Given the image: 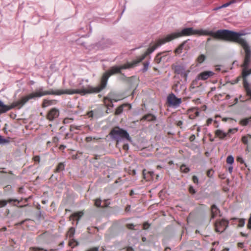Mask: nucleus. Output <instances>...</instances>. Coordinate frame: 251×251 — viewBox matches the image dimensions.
I'll list each match as a JSON object with an SVG mask.
<instances>
[{"instance_id": "1", "label": "nucleus", "mask_w": 251, "mask_h": 251, "mask_svg": "<svg viewBox=\"0 0 251 251\" xmlns=\"http://www.w3.org/2000/svg\"><path fill=\"white\" fill-rule=\"evenodd\" d=\"M100 92V84L96 87L88 85L86 88L81 89H66L53 90L50 89L46 91L44 90V87L39 88L36 91L21 98L19 100L14 101L9 106L5 105L0 100V115L6 113L11 109L17 107L20 109L30 100L36 99L43 96L49 95H61L62 94H79L84 95L87 94L98 93Z\"/></svg>"}, {"instance_id": "2", "label": "nucleus", "mask_w": 251, "mask_h": 251, "mask_svg": "<svg viewBox=\"0 0 251 251\" xmlns=\"http://www.w3.org/2000/svg\"><path fill=\"white\" fill-rule=\"evenodd\" d=\"M198 33L197 30H194L192 27L184 28L180 32H176L167 35L164 38L158 40L156 44L148 49L147 51L142 56L140 57L138 60H134L131 63H127L120 67L114 66L112 67L108 71L105 72L100 80L101 89L103 90L106 86L109 77L115 74H121L122 69H126L133 68L138 63L141 62L147 55L152 53L157 47L166 42H170L175 39L185 36H190L191 35L197 34Z\"/></svg>"}, {"instance_id": "3", "label": "nucleus", "mask_w": 251, "mask_h": 251, "mask_svg": "<svg viewBox=\"0 0 251 251\" xmlns=\"http://www.w3.org/2000/svg\"><path fill=\"white\" fill-rule=\"evenodd\" d=\"M245 35V33L234 31L229 42L238 44L243 48L245 55L242 67H244V68H248L251 62V50L246 40L241 37L242 36Z\"/></svg>"}, {"instance_id": "4", "label": "nucleus", "mask_w": 251, "mask_h": 251, "mask_svg": "<svg viewBox=\"0 0 251 251\" xmlns=\"http://www.w3.org/2000/svg\"><path fill=\"white\" fill-rule=\"evenodd\" d=\"M197 31L198 32L197 34L208 35L216 39L223 40L228 42L234 32L228 29H220L216 32L207 30H197Z\"/></svg>"}, {"instance_id": "5", "label": "nucleus", "mask_w": 251, "mask_h": 251, "mask_svg": "<svg viewBox=\"0 0 251 251\" xmlns=\"http://www.w3.org/2000/svg\"><path fill=\"white\" fill-rule=\"evenodd\" d=\"M110 135L118 142L121 141L122 139L131 141V138L127 131L120 128L119 126H115L111 131Z\"/></svg>"}, {"instance_id": "6", "label": "nucleus", "mask_w": 251, "mask_h": 251, "mask_svg": "<svg viewBox=\"0 0 251 251\" xmlns=\"http://www.w3.org/2000/svg\"><path fill=\"white\" fill-rule=\"evenodd\" d=\"M172 69L175 74L180 75L184 78L185 81L187 80L188 75L190 71L186 69L185 65L182 63H176L172 64Z\"/></svg>"}, {"instance_id": "7", "label": "nucleus", "mask_w": 251, "mask_h": 251, "mask_svg": "<svg viewBox=\"0 0 251 251\" xmlns=\"http://www.w3.org/2000/svg\"><path fill=\"white\" fill-rule=\"evenodd\" d=\"M167 103L169 106L177 107L181 104L182 100L180 98H177L174 94H170L167 97Z\"/></svg>"}, {"instance_id": "8", "label": "nucleus", "mask_w": 251, "mask_h": 251, "mask_svg": "<svg viewBox=\"0 0 251 251\" xmlns=\"http://www.w3.org/2000/svg\"><path fill=\"white\" fill-rule=\"evenodd\" d=\"M227 225L228 222L225 220L217 221L215 224V231L217 232H222L225 230Z\"/></svg>"}, {"instance_id": "9", "label": "nucleus", "mask_w": 251, "mask_h": 251, "mask_svg": "<svg viewBox=\"0 0 251 251\" xmlns=\"http://www.w3.org/2000/svg\"><path fill=\"white\" fill-rule=\"evenodd\" d=\"M112 45V42L111 40L108 39H102L97 43V46L98 48L103 49L109 47Z\"/></svg>"}, {"instance_id": "10", "label": "nucleus", "mask_w": 251, "mask_h": 251, "mask_svg": "<svg viewBox=\"0 0 251 251\" xmlns=\"http://www.w3.org/2000/svg\"><path fill=\"white\" fill-rule=\"evenodd\" d=\"M59 115V110L56 108H53L49 111L47 114V119L50 121H52L58 117Z\"/></svg>"}, {"instance_id": "11", "label": "nucleus", "mask_w": 251, "mask_h": 251, "mask_svg": "<svg viewBox=\"0 0 251 251\" xmlns=\"http://www.w3.org/2000/svg\"><path fill=\"white\" fill-rule=\"evenodd\" d=\"M214 73L212 71H204L198 75V79L205 80L212 76Z\"/></svg>"}, {"instance_id": "12", "label": "nucleus", "mask_w": 251, "mask_h": 251, "mask_svg": "<svg viewBox=\"0 0 251 251\" xmlns=\"http://www.w3.org/2000/svg\"><path fill=\"white\" fill-rule=\"evenodd\" d=\"M243 86L246 91L247 95L250 96L251 99V89L250 88V84L248 82L247 78L243 77Z\"/></svg>"}, {"instance_id": "13", "label": "nucleus", "mask_w": 251, "mask_h": 251, "mask_svg": "<svg viewBox=\"0 0 251 251\" xmlns=\"http://www.w3.org/2000/svg\"><path fill=\"white\" fill-rule=\"evenodd\" d=\"M126 107H128L129 109L131 108V105L128 103L123 104L116 108L115 114L117 115L121 114L124 110V108Z\"/></svg>"}, {"instance_id": "14", "label": "nucleus", "mask_w": 251, "mask_h": 251, "mask_svg": "<svg viewBox=\"0 0 251 251\" xmlns=\"http://www.w3.org/2000/svg\"><path fill=\"white\" fill-rule=\"evenodd\" d=\"M146 170H144L143 171V176L144 178L146 179L147 181H150L152 179V176L153 175V172H148L146 173Z\"/></svg>"}, {"instance_id": "15", "label": "nucleus", "mask_w": 251, "mask_h": 251, "mask_svg": "<svg viewBox=\"0 0 251 251\" xmlns=\"http://www.w3.org/2000/svg\"><path fill=\"white\" fill-rule=\"evenodd\" d=\"M189 40H185L183 41L181 44H180L178 47L175 50V53L177 54H180L182 52V50H184V46L185 45V43H187Z\"/></svg>"}, {"instance_id": "16", "label": "nucleus", "mask_w": 251, "mask_h": 251, "mask_svg": "<svg viewBox=\"0 0 251 251\" xmlns=\"http://www.w3.org/2000/svg\"><path fill=\"white\" fill-rule=\"evenodd\" d=\"M155 120L156 117L151 114H148L145 115L141 119L142 121L145 120L147 121H155Z\"/></svg>"}, {"instance_id": "17", "label": "nucleus", "mask_w": 251, "mask_h": 251, "mask_svg": "<svg viewBox=\"0 0 251 251\" xmlns=\"http://www.w3.org/2000/svg\"><path fill=\"white\" fill-rule=\"evenodd\" d=\"M12 201H14V202L17 201L19 203L20 202V201L17 199H10L8 200L7 201L1 200V201H0V207H4L6 205L7 202L10 203Z\"/></svg>"}, {"instance_id": "18", "label": "nucleus", "mask_w": 251, "mask_h": 251, "mask_svg": "<svg viewBox=\"0 0 251 251\" xmlns=\"http://www.w3.org/2000/svg\"><path fill=\"white\" fill-rule=\"evenodd\" d=\"M211 217L212 218H214L217 215L219 212V209L215 204H213L211 206Z\"/></svg>"}, {"instance_id": "19", "label": "nucleus", "mask_w": 251, "mask_h": 251, "mask_svg": "<svg viewBox=\"0 0 251 251\" xmlns=\"http://www.w3.org/2000/svg\"><path fill=\"white\" fill-rule=\"evenodd\" d=\"M83 215V213L82 212L75 213L70 216V218H73V220L76 219L77 220H78Z\"/></svg>"}, {"instance_id": "20", "label": "nucleus", "mask_w": 251, "mask_h": 251, "mask_svg": "<svg viewBox=\"0 0 251 251\" xmlns=\"http://www.w3.org/2000/svg\"><path fill=\"white\" fill-rule=\"evenodd\" d=\"M54 101V100H48L44 99L43 101L42 106V107L45 108L49 105H51Z\"/></svg>"}, {"instance_id": "21", "label": "nucleus", "mask_w": 251, "mask_h": 251, "mask_svg": "<svg viewBox=\"0 0 251 251\" xmlns=\"http://www.w3.org/2000/svg\"><path fill=\"white\" fill-rule=\"evenodd\" d=\"M251 122V116L248 118H245L240 121V124L242 126H247L248 124Z\"/></svg>"}, {"instance_id": "22", "label": "nucleus", "mask_w": 251, "mask_h": 251, "mask_svg": "<svg viewBox=\"0 0 251 251\" xmlns=\"http://www.w3.org/2000/svg\"><path fill=\"white\" fill-rule=\"evenodd\" d=\"M206 56L203 54H200L197 58V61L199 64H201L203 63L206 59Z\"/></svg>"}, {"instance_id": "23", "label": "nucleus", "mask_w": 251, "mask_h": 251, "mask_svg": "<svg viewBox=\"0 0 251 251\" xmlns=\"http://www.w3.org/2000/svg\"><path fill=\"white\" fill-rule=\"evenodd\" d=\"M251 74V69L250 70H247V68H244L242 71V77H246Z\"/></svg>"}, {"instance_id": "24", "label": "nucleus", "mask_w": 251, "mask_h": 251, "mask_svg": "<svg viewBox=\"0 0 251 251\" xmlns=\"http://www.w3.org/2000/svg\"><path fill=\"white\" fill-rule=\"evenodd\" d=\"M14 127L13 126H4L3 128V130L4 132H5L8 135H10L8 132H12L13 131V129Z\"/></svg>"}, {"instance_id": "25", "label": "nucleus", "mask_w": 251, "mask_h": 251, "mask_svg": "<svg viewBox=\"0 0 251 251\" xmlns=\"http://www.w3.org/2000/svg\"><path fill=\"white\" fill-rule=\"evenodd\" d=\"M251 139V135L248 134L246 136H244L242 137V142L246 145L248 144V140Z\"/></svg>"}, {"instance_id": "26", "label": "nucleus", "mask_w": 251, "mask_h": 251, "mask_svg": "<svg viewBox=\"0 0 251 251\" xmlns=\"http://www.w3.org/2000/svg\"><path fill=\"white\" fill-rule=\"evenodd\" d=\"M10 142L9 138H4L2 136L0 135V145H4L8 144Z\"/></svg>"}, {"instance_id": "27", "label": "nucleus", "mask_w": 251, "mask_h": 251, "mask_svg": "<svg viewBox=\"0 0 251 251\" xmlns=\"http://www.w3.org/2000/svg\"><path fill=\"white\" fill-rule=\"evenodd\" d=\"M216 134L217 136H218L220 138H224L227 135V134L223 132L221 130H217L216 132Z\"/></svg>"}, {"instance_id": "28", "label": "nucleus", "mask_w": 251, "mask_h": 251, "mask_svg": "<svg viewBox=\"0 0 251 251\" xmlns=\"http://www.w3.org/2000/svg\"><path fill=\"white\" fill-rule=\"evenodd\" d=\"M64 169V165L63 163H60L57 165L55 170V173H58Z\"/></svg>"}, {"instance_id": "29", "label": "nucleus", "mask_w": 251, "mask_h": 251, "mask_svg": "<svg viewBox=\"0 0 251 251\" xmlns=\"http://www.w3.org/2000/svg\"><path fill=\"white\" fill-rule=\"evenodd\" d=\"M163 53H159L157 54V55L155 56V58H154V61L158 64L159 63L161 60H162V56H161V55L163 54Z\"/></svg>"}, {"instance_id": "30", "label": "nucleus", "mask_w": 251, "mask_h": 251, "mask_svg": "<svg viewBox=\"0 0 251 251\" xmlns=\"http://www.w3.org/2000/svg\"><path fill=\"white\" fill-rule=\"evenodd\" d=\"M75 228L73 227H71L69 229V230L67 232V236H69L70 238H72L73 237L74 235L75 234Z\"/></svg>"}, {"instance_id": "31", "label": "nucleus", "mask_w": 251, "mask_h": 251, "mask_svg": "<svg viewBox=\"0 0 251 251\" xmlns=\"http://www.w3.org/2000/svg\"><path fill=\"white\" fill-rule=\"evenodd\" d=\"M226 162L228 164H232L234 162V158L232 155H229L226 158Z\"/></svg>"}, {"instance_id": "32", "label": "nucleus", "mask_w": 251, "mask_h": 251, "mask_svg": "<svg viewBox=\"0 0 251 251\" xmlns=\"http://www.w3.org/2000/svg\"><path fill=\"white\" fill-rule=\"evenodd\" d=\"M180 85V83L179 81H177L176 83L174 84L173 86V89L175 92H178L179 91V89H178V86Z\"/></svg>"}, {"instance_id": "33", "label": "nucleus", "mask_w": 251, "mask_h": 251, "mask_svg": "<svg viewBox=\"0 0 251 251\" xmlns=\"http://www.w3.org/2000/svg\"><path fill=\"white\" fill-rule=\"evenodd\" d=\"M180 170L181 172L186 173L189 171V169L186 167L185 165H182L180 167Z\"/></svg>"}, {"instance_id": "34", "label": "nucleus", "mask_w": 251, "mask_h": 251, "mask_svg": "<svg viewBox=\"0 0 251 251\" xmlns=\"http://www.w3.org/2000/svg\"><path fill=\"white\" fill-rule=\"evenodd\" d=\"M143 65H144V67L142 69V71L143 72H145L148 69V67L149 66V62H144Z\"/></svg>"}, {"instance_id": "35", "label": "nucleus", "mask_w": 251, "mask_h": 251, "mask_svg": "<svg viewBox=\"0 0 251 251\" xmlns=\"http://www.w3.org/2000/svg\"><path fill=\"white\" fill-rule=\"evenodd\" d=\"M30 250L31 251H47L46 250H44L43 248H38V247H31V248H30Z\"/></svg>"}, {"instance_id": "36", "label": "nucleus", "mask_w": 251, "mask_h": 251, "mask_svg": "<svg viewBox=\"0 0 251 251\" xmlns=\"http://www.w3.org/2000/svg\"><path fill=\"white\" fill-rule=\"evenodd\" d=\"M73 118H66L63 120V123L64 124H70L73 121Z\"/></svg>"}, {"instance_id": "37", "label": "nucleus", "mask_w": 251, "mask_h": 251, "mask_svg": "<svg viewBox=\"0 0 251 251\" xmlns=\"http://www.w3.org/2000/svg\"><path fill=\"white\" fill-rule=\"evenodd\" d=\"M238 226L243 227L245 225V220L244 219H240L238 221Z\"/></svg>"}, {"instance_id": "38", "label": "nucleus", "mask_w": 251, "mask_h": 251, "mask_svg": "<svg viewBox=\"0 0 251 251\" xmlns=\"http://www.w3.org/2000/svg\"><path fill=\"white\" fill-rule=\"evenodd\" d=\"M101 200L100 199H97L95 200V205L96 206L98 207H102L101 206Z\"/></svg>"}, {"instance_id": "39", "label": "nucleus", "mask_w": 251, "mask_h": 251, "mask_svg": "<svg viewBox=\"0 0 251 251\" xmlns=\"http://www.w3.org/2000/svg\"><path fill=\"white\" fill-rule=\"evenodd\" d=\"M106 100H109L110 102V103L108 105V106H111V107H112L113 106V105L112 104V102L113 101H115V102L117 101V100H115V99H109L107 97L104 98V101H105ZM104 102H105V101H104Z\"/></svg>"}, {"instance_id": "40", "label": "nucleus", "mask_w": 251, "mask_h": 251, "mask_svg": "<svg viewBox=\"0 0 251 251\" xmlns=\"http://www.w3.org/2000/svg\"><path fill=\"white\" fill-rule=\"evenodd\" d=\"M78 245V243L74 239H73L72 241H70L69 243V245L72 247L77 246Z\"/></svg>"}, {"instance_id": "41", "label": "nucleus", "mask_w": 251, "mask_h": 251, "mask_svg": "<svg viewBox=\"0 0 251 251\" xmlns=\"http://www.w3.org/2000/svg\"><path fill=\"white\" fill-rule=\"evenodd\" d=\"M86 251H99V247H95L90 249H88Z\"/></svg>"}, {"instance_id": "42", "label": "nucleus", "mask_w": 251, "mask_h": 251, "mask_svg": "<svg viewBox=\"0 0 251 251\" xmlns=\"http://www.w3.org/2000/svg\"><path fill=\"white\" fill-rule=\"evenodd\" d=\"M213 172L214 171L212 169L208 170L207 172V176L209 177H212L213 174Z\"/></svg>"}, {"instance_id": "43", "label": "nucleus", "mask_w": 251, "mask_h": 251, "mask_svg": "<svg viewBox=\"0 0 251 251\" xmlns=\"http://www.w3.org/2000/svg\"><path fill=\"white\" fill-rule=\"evenodd\" d=\"M76 44L78 45H80L82 46H85V43L83 42H82V41L80 39L76 40Z\"/></svg>"}, {"instance_id": "44", "label": "nucleus", "mask_w": 251, "mask_h": 251, "mask_svg": "<svg viewBox=\"0 0 251 251\" xmlns=\"http://www.w3.org/2000/svg\"><path fill=\"white\" fill-rule=\"evenodd\" d=\"M189 191L191 194H194L196 193V191L193 186H190L189 188Z\"/></svg>"}, {"instance_id": "45", "label": "nucleus", "mask_w": 251, "mask_h": 251, "mask_svg": "<svg viewBox=\"0 0 251 251\" xmlns=\"http://www.w3.org/2000/svg\"><path fill=\"white\" fill-rule=\"evenodd\" d=\"M94 113V111H91L88 112L87 115L89 117L94 118L95 117Z\"/></svg>"}, {"instance_id": "46", "label": "nucleus", "mask_w": 251, "mask_h": 251, "mask_svg": "<svg viewBox=\"0 0 251 251\" xmlns=\"http://www.w3.org/2000/svg\"><path fill=\"white\" fill-rule=\"evenodd\" d=\"M247 226L249 229H251V213L250 215V218L248 221V224Z\"/></svg>"}, {"instance_id": "47", "label": "nucleus", "mask_w": 251, "mask_h": 251, "mask_svg": "<svg viewBox=\"0 0 251 251\" xmlns=\"http://www.w3.org/2000/svg\"><path fill=\"white\" fill-rule=\"evenodd\" d=\"M192 179H193V181L194 182V183H197V184L198 183L199 180H198V178L197 177V176H194L192 177Z\"/></svg>"}, {"instance_id": "48", "label": "nucleus", "mask_w": 251, "mask_h": 251, "mask_svg": "<svg viewBox=\"0 0 251 251\" xmlns=\"http://www.w3.org/2000/svg\"><path fill=\"white\" fill-rule=\"evenodd\" d=\"M237 161L242 164L244 163V161L243 159L242 158V157H240V156L237 157Z\"/></svg>"}, {"instance_id": "49", "label": "nucleus", "mask_w": 251, "mask_h": 251, "mask_svg": "<svg viewBox=\"0 0 251 251\" xmlns=\"http://www.w3.org/2000/svg\"><path fill=\"white\" fill-rule=\"evenodd\" d=\"M150 224H149L148 223H145L143 224V229H147L150 227Z\"/></svg>"}, {"instance_id": "50", "label": "nucleus", "mask_w": 251, "mask_h": 251, "mask_svg": "<svg viewBox=\"0 0 251 251\" xmlns=\"http://www.w3.org/2000/svg\"><path fill=\"white\" fill-rule=\"evenodd\" d=\"M222 120L223 121H229L232 122L233 121V119H232V118H223L222 119Z\"/></svg>"}, {"instance_id": "51", "label": "nucleus", "mask_w": 251, "mask_h": 251, "mask_svg": "<svg viewBox=\"0 0 251 251\" xmlns=\"http://www.w3.org/2000/svg\"><path fill=\"white\" fill-rule=\"evenodd\" d=\"M126 226L128 229H132L133 227L134 226V225L132 224H127Z\"/></svg>"}, {"instance_id": "52", "label": "nucleus", "mask_w": 251, "mask_h": 251, "mask_svg": "<svg viewBox=\"0 0 251 251\" xmlns=\"http://www.w3.org/2000/svg\"><path fill=\"white\" fill-rule=\"evenodd\" d=\"M189 49H190V46L187 43H185V45L184 46V50H188Z\"/></svg>"}, {"instance_id": "53", "label": "nucleus", "mask_w": 251, "mask_h": 251, "mask_svg": "<svg viewBox=\"0 0 251 251\" xmlns=\"http://www.w3.org/2000/svg\"><path fill=\"white\" fill-rule=\"evenodd\" d=\"M79 126H70V130L73 131L74 129H78V128Z\"/></svg>"}, {"instance_id": "54", "label": "nucleus", "mask_w": 251, "mask_h": 251, "mask_svg": "<svg viewBox=\"0 0 251 251\" xmlns=\"http://www.w3.org/2000/svg\"><path fill=\"white\" fill-rule=\"evenodd\" d=\"M195 114V117L198 116L199 115V112L197 110H194L193 111Z\"/></svg>"}, {"instance_id": "55", "label": "nucleus", "mask_w": 251, "mask_h": 251, "mask_svg": "<svg viewBox=\"0 0 251 251\" xmlns=\"http://www.w3.org/2000/svg\"><path fill=\"white\" fill-rule=\"evenodd\" d=\"M230 4V3H229V2H226V3H225V4H224L222 6V7H226L229 6Z\"/></svg>"}, {"instance_id": "56", "label": "nucleus", "mask_w": 251, "mask_h": 251, "mask_svg": "<svg viewBox=\"0 0 251 251\" xmlns=\"http://www.w3.org/2000/svg\"><path fill=\"white\" fill-rule=\"evenodd\" d=\"M123 149L125 150H127L128 149V144H124L123 146Z\"/></svg>"}, {"instance_id": "57", "label": "nucleus", "mask_w": 251, "mask_h": 251, "mask_svg": "<svg viewBox=\"0 0 251 251\" xmlns=\"http://www.w3.org/2000/svg\"><path fill=\"white\" fill-rule=\"evenodd\" d=\"M39 160H40L39 156H36L34 157V161H36V162H37V161L39 162Z\"/></svg>"}, {"instance_id": "58", "label": "nucleus", "mask_w": 251, "mask_h": 251, "mask_svg": "<svg viewBox=\"0 0 251 251\" xmlns=\"http://www.w3.org/2000/svg\"><path fill=\"white\" fill-rule=\"evenodd\" d=\"M126 251H134V250L132 247H128L126 248Z\"/></svg>"}, {"instance_id": "59", "label": "nucleus", "mask_w": 251, "mask_h": 251, "mask_svg": "<svg viewBox=\"0 0 251 251\" xmlns=\"http://www.w3.org/2000/svg\"><path fill=\"white\" fill-rule=\"evenodd\" d=\"M195 138V136L194 135H192L190 137V140L191 141H193Z\"/></svg>"}, {"instance_id": "60", "label": "nucleus", "mask_w": 251, "mask_h": 251, "mask_svg": "<svg viewBox=\"0 0 251 251\" xmlns=\"http://www.w3.org/2000/svg\"><path fill=\"white\" fill-rule=\"evenodd\" d=\"M232 170H233V167L230 166L228 167V170L229 171V172L231 174L232 172Z\"/></svg>"}, {"instance_id": "61", "label": "nucleus", "mask_w": 251, "mask_h": 251, "mask_svg": "<svg viewBox=\"0 0 251 251\" xmlns=\"http://www.w3.org/2000/svg\"><path fill=\"white\" fill-rule=\"evenodd\" d=\"M92 137H86V141L87 142H90L91 140H92Z\"/></svg>"}, {"instance_id": "62", "label": "nucleus", "mask_w": 251, "mask_h": 251, "mask_svg": "<svg viewBox=\"0 0 251 251\" xmlns=\"http://www.w3.org/2000/svg\"><path fill=\"white\" fill-rule=\"evenodd\" d=\"M130 208V206L129 205H127L126 207V211H129Z\"/></svg>"}, {"instance_id": "63", "label": "nucleus", "mask_w": 251, "mask_h": 251, "mask_svg": "<svg viewBox=\"0 0 251 251\" xmlns=\"http://www.w3.org/2000/svg\"><path fill=\"white\" fill-rule=\"evenodd\" d=\"M243 245H244V244L243 243H239L238 244V246L241 248L243 247Z\"/></svg>"}, {"instance_id": "64", "label": "nucleus", "mask_w": 251, "mask_h": 251, "mask_svg": "<svg viewBox=\"0 0 251 251\" xmlns=\"http://www.w3.org/2000/svg\"><path fill=\"white\" fill-rule=\"evenodd\" d=\"M212 121V120L211 119H209L207 120V125H209V124H211V122Z\"/></svg>"}]
</instances>
